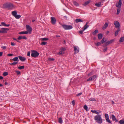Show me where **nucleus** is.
<instances>
[{"instance_id": "obj_39", "label": "nucleus", "mask_w": 124, "mask_h": 124, "mask_svg": "<svg viewBox=\"0 0 124 124\" xmlns=\"http://www.w3.org/2000/svg\"><path fill=\"white\" fill-rule=\"evenodd\" d=\"M119 123L120 124H124V120H121L120 121Z\"/></svg>"}, {"instance_id": "obj_21", "label": "nucleus", "mask_w": 124, "mask_h": 124, "mask_svg": "<svg viewBox=\"0 0 124 124\" xmlns=\"http://www.w3.org/2000/svg\"><path fill=\"white\" fill-rule=\"evenodd\" d=\"M76 22L77 23L79 22H83V21L81 19H77L75 20Z\"/></svg>"}, {"instance_id": "obj_55", "label": "nucleus", "mask_w": 124, "mask_h": 124, "mask_svg": "<svg viewBox=\"0 0 124 124\" xmlns=\"http://www.w3.org/2000/svg\"><path fill=\"white\" fill-rule=\"evenodd\" d=\"M82 94V93H78V94H77L76 96H79L81 95Z\"/></svg>"}, {"instance_id": "obj_63", "label": "nucleus", "mask_w": 124, "mask_h": 124, "mask_svg": "<svg viewBox=\"0 0 124 124\" xmlns=\"http://www.w3.org/2000/svg\"><path fill=\"white\" fill-rule=\"evenodd\" d=\"M13 39L14 40H17V39H16L14 38H13Z\"/></svg>"}, {"instance_id": "obj_25", "label": "nucleus", "mask_w": 124, "mask_h": 124, "mask_svg": "<svg viewBox=\"0 0 124 124\" xmlns=\"http://www.w3.org/2000/svg\"><path fill=\"white\" fill-rule=\"evenodd\" d=\"M17 13L16 11H13L12 12V15L14 17L16 15Z\"/></svg>"}, {"instance_id": "obj_4", "label": "nucleus", "mask_w": 124, "mask_h": 124, "mask_svg": "<svg viewBox=\"0 0 124 124\" xmlns=\"http://www.w3.org/2000/svg\"><path fill=\"white\" fill-rule=\"evenodd\" d=\"M62 27L65 30H70L72 28V26L70 25L63 24L62 25Z\"/></svg>"}, {"instance_id": "obj_23", "label": "nucleus", "mask_w": 124, "mask_h": 124, "mask_svg": "<svg viewBox=\"0 0 124 124\" xmlns=\"http://www.w3.org/2000/svg\"><path fill=\"white\" fill-rule=\"evenodd\" d=\"M28 32L27 31H22L20 32L19 33V34H28Z\"/></svg>"}, {"instance_id": "obj_45", "label": "nucleus", "mask_w": 124, "mask_h": 124, "mask_svg": "<svg viewBox=\"0 0 124 124\" xmlns=\"http://www.w3.org/2000/svg\"><path fill=\"white\" fill-rule=\"evenodd\" d=\"M15 72L17 73V74L18 75H20V72L19 71L16 70L15 71Z\"/></svg>"}, {"instance_id": "obj_43", "label": "nucleus", "mask_w": 124, "mask_h": 124, "mask_svg": "<svg viewBox=\"0 0 124 124\" xmlns=\"http://www.w3.org/2000/svg\"><path fill=\"white\" fill-rule=\"evenodd\" d=\"M84 109L86 110V111H88L87 110L88 109V107L86 105H85L84 106Z\"/></svg>"}, {"instance_id": "obj_47", "label": "nucleus", "mask_w": 124, "mask_h": 124, "mask_svg": "<svg viewBox=\"0 0 124 124\" xmlns=\"http://www.w3.org/2000/svg\"><path fill=\"white\" fill-rule=\"evenodd\" d=\"M101 44V43L100 42H98L96 44V45L97 46H99Z\"/></svg>"}, {"instance_id": "obj_50", "label": "nucleus", "mask_w": 124, "mask_h": 124, "mask_svg": "<svg viewBox=\"0 0 124 124\" xmlns=\"http://www.w3.org/2000/svg\"><path fill=\"white\" fill-rule=\"evenodd\" d=\"M83 31V30H81V31H79V33H80L81 34H82L83 33V31Z\"/></svg>"}, {"instance_id": "obj_42", "label": "nucleus", "mask_w": 124, "mask_h": 124, "mask_svg": "<svg viewBox=\"0 0 124 124\" xmlns=\"http://www.w3.org/2000/svg\"><path fill=\"white\" fill-rule=\"evenodd\" d=\"M66 50V48L64 47H62L60 48V50L63 52V51H65Z\"/></svg>"}, {"instance_id": "obj_36", "label": "nucleus", "mask_w": 124, "mask_h": 124, "mask_svg": "<svg viewBox=\"0 0 124 124\" xmlns=\"http://www.w3.org/2000/svg\"><path fill=\"white\" fill-rule=\"evenodd\" d=\"M24 66H19L18 67V69L20 70H22L24 69Z\"/></svg>"}, {"instance_id": "obj_19", "label": "nucleus", "mask_w": 124, "mask_h": 124, "mask_svg": "<svg viewBox=\"0 0 124 124\" xmlns=\"http://www.w3.org/2000/svg\"><path fill=\"white\" fill-rule=\"evenodd\" d=\"M98 39H101L102 37V34L101 33H99L98 35Z\"/></svg>"}, {"instance_id": "obj_28", "label": "nucleus", "mask_w": 124, "mask_h": 124, "mask_svg": "<svg viewBox=\"0 0 124 124\" xmlns=\"http://www.w3.org/2000/svg\"><path fill=\"white\" fill-rule=\"evenodd\" d=\"M124 40V37H122L120 39L119 42H121L123 41Z\"/></svg>"}, {"instance_id": "obj_13", "label": "nucleus", "mask_w": 124, "mask_h": 124, "mask_svg": "<svg viewBox=\"0 0 124 124\" xmlns=\"http://www.w3.org/2000/svg\"><path fill=\"white\" fill-rule=\"evenodd\" d=\"M18 57L19 59L22 62L26 60V58L24 57H23L22 56H18Z\"/></svg>"}, {"instance_id": "obj_49", "label": "nucleus", "mask_w": 124, "mask_h": 124, "mask_svg": "<svg viewBox=\"0 0 124 124\" xmlns=\"http://www.w3.org/2000/svg\"><path fill=\"white\" fill-rule=\"evenodd\" d=\"M27 55L29 56H30V52L29 51L28 52L27 54Z\"/></svg>"}, {"instance_id": "obj_12", "label": "nucleus", "mask_w": 124, "mask_h": 124, "mask_svg": "<svg viewBox=\"0 0 124 124\" xmlns=\"http://www.w3.org/2000/svg\"><path fill=\"white\" fill-rule=\"evenodd\" d=\"M1 29L2 30V33H6L7 32V31L9 30L8 28H2Z\"/></svg>"}, {"instance_id": "obj_59", "label": "nucleus", "mask_w": 124, "mask_h": 124, "mask_svg": "<svg viewBox=\"0 0 124 124\" xmlns=\"http://www.w3.org/2000/svg\"><path fill=\"white\" fill-rule=\"evenodd\" d=\"M3 78L1 76H0V79H2Z\"/></svg>"}, {"instance_id": "obj_41", "label": "nucleus", "mask_w": 124, "mask_h": 124, "mask_svg": "<svg viewBox=\"0 0 124 124\" xmlns=\"http://www.w3.org/2000/svg\"><path fill=\"white\" fill-rule=\"evenodd\" d=\"M73 3L74 5L76 6H78V4L76 1H74L73 2Z\"/></svg>"}, {"instance_id": "obj_16", "label": "nucleus", "mask_w": 124, "mask_h": 124, "mask_svg": "<svg viewBox=\"0 0 124 124\" xmlns=\"http://www.w3.org/2000/svg\"><path fill=\"white\" fill-rule=\"evenodd\" d=\"M22 39H27V38L25 36H19L17 39H18L19 40H20Z\"/></svg>"}, {"instance_id": "obj_37", "label": "nucleus", "mask_w": 124, "mask_h": 124, "mask_svg": "<svg viewBox=\"0 0 124 124\" xmlns=\"http://www.w3.org/2000/svg\"><path fill=\"white\" fill-rule=\"evenodd\" d=\"M8 75V73L7 72H4L3 74V75L4 76H6Z\"/></svg>"}, {"instance_id": "obj_57", "label": "nucleus", "mask_w": 124, "mask_h": 124, "mask_svg": "<svg viewBox=\"0 0 124 124\" xmlns=\"http://www.w3.org/2000/svg\"><path fill=\"white\" fill-rule=\"evenodd\" d=\"M1 48L3 49H6V46H3L1 47Z\"/></svg>"}, {"instance_id": "obj_56", "label": "nucleus", "mask_w": 124, "mask_h": 124, "mask_svg": "<svg viewBox=\"0 0 124 124\" xmlns=\"http://www.w3.org/2000/svg\"><path fill=\"white\" fill-rule=\"evenodd\" d=\"M13 54H8V56H11L13 55Z\"/></svg>"}, {"instance_id": "obj_9", "label": "nucleus", "mask_w": 124, "mask_h": 124, "mask_svg": "<svg viewBox=\"0 0 124 124\" xmlns=\"http://www.w3.org/2000/svg\"><path fill=\"white\" fill-rule=\"evenodd\" d=\"M51 23L53 24H55L56 22L55 18L54 17H51Z\"/></svg>"}, {"instance_id": "obj_53", "label": "nucleus", "mask_w": 124, "mask_h": 124, "mask_svg": "<svg viewBox=\"0 0 124 124\" xmlns=\"http://www.w3.org/2000/svg\"><path fill=\"white\" fill-rule=\"evenodd\" d=\"M72 103L73 106L75 105V101L74 100H73L72 101Z\"/></svg>"}, {"instance_id": "obj_40", "label": "nucleus", "mask_w": 124, "mask_h": 124, "mask_svg": "<svg viewBox=\"0 0 124 124\" xmlns=\"http://www.w3.org/2000/svg\"><path fill=\"white\" fill-rule=\"evenodd\" d=\"M47 43V42H46L43 41L41 42V44H40L42 45H45Z\"/></svg>"}, {"instance_id": "obj_8", "label": "nucleus", "mask_w": 124, "mask_h": 124, "mask_svg": "<svg viewBox=\"0 0 124 124\" xmlns=\"http://www.w3.org/2000/svg\"><path fill=\"white\" fill-rule=\"evenodd\" d=\"M105 119L107 122H108L109 123H111V122L110 120L109 119V116L108 114L106 113L105 116Z\"/></svg>"}, {"instance_id": "obj_26", "label": "nucleus", "mask_w": 124, "mask_h": 124, "mask_svg": "<svg viewBox=\"0 0 124 124\" xmlns=\"http://www.w3.org/2000/svg\"><path fill=\"white\" fill-rule=\"evenodd\" d=\"M101 2H99L98 3L95 4V5L97 7H100L101 5Z\"/></svg>"}, {"instance_id": "obj_52", "label": "nucleus", "mask_w": 124, "mask_h": 124, "mask_svg": "<svg viewBox=\"0 0 124 124\" xmlns=\"http://www.w3.org/2000/svg\"><path fill=\"white\" fill-rule=\"evenodd\" d=\"M11 45L12 46H15L16 45V44L12 42L11 43Z\"/></svg>"}, {"instance_id": "obj_11", "label": "nucleus", "mask_w": 124, "mask_h": 124, "mask_svg": "<svg viewBox=\"0 0 124 124\" xmlns=\"http://www.w3.org/2000/svg\"><path fill=\"white\" fill-rule=\"evenodd\" d=\"M74 51L75 52L74 53L75 54L78 53L79 52V49L78 46H74Z\"/></svg>"}, {"instance_id": "obj_14", "label": "nucleus", "mask_w": 124, "mask_h": 124, "mask_svg": "<svg viewBox=\"0 0 124 124\" xmlns=\"http://www.w3.org/2000/svg\"><path fill=\"white\" fill-rule=\"evenodd\" d=\"M114 39H112L109 41H108L107 42H106L105 43V44L106 46H107L108 45L111 43L113 42L114 41Z\"/></svg>"}, {"instance_id": "obj_58", "label": "nucleus", "mask_w": 124, "mask_h": 124, "mask_svg": "<svg viewBox=\"0 0 124 124\" xmlns=\"http://www.w3.org/2000/svg\"><path fill=\"white\" fill-rule=\"evenodd\" d=\"M3 54V52H0V56H2Z\"/></svg>"}, {"instance_id": "obj_15", "label": "nucleus", "mask_w": 124, "mask_h": 124, "mask_svg": "<svg viewBox=\"0 0 124 124\" xmlns=\"http://www.w3.org/2000/svg\"><path fill=\"white\" fill-rule=\"evenodd\" d=\"M9 3H5L3 6V8H8Z\"/></svg>"}, {"instance_id": "obj_29", "label": "nucleus", "mask_w": 124, "mask_h": 124, "mask_svg": "<svg viewBox=\"0 0 124 124\" xmlns=\"http://www.w3.org/2000/svg\"><path fill=\"white\" fill-rule=\"evenodd\" d=\"M90 2L91 0H89L85 2L84 4V5L85 6H86Z\"/></svg>"}, {"instance_id": "obj_22", "label": "nucleus", "mask_w": 124, "mask_h": 124, "mask_svg": "<svg viewBox=\"0 0 124 124\" xmlns=\"http://www.w3.org/2000/svg\"><path fill=\"white\" fill-rule=\"evenodd\" d=\"M11 60H13V61H14L15 62L16 61H19V60L18 59V58L17 57H15V58H14L13 59H10V61Z\"/></svg>"}, {"instance_id": "obj_6", "label": "nucleus", "mask_w": 124, "mask_h": 124, "mask_svg": "<svg viewBox=\"0 0 124 124\" xmlns=\"http://www.w3.org/2000/svg\"><path fill=\"white\" fill-rule=\"evenodd\" d=\"M16 7L12 4L9 3V4L8 5V8L9 9H13L15 8H16Z\"/></svg>"}, {"instance_id": "obj_31", "label": "nucleus", "mask_w": 124, "mask_h": 124, "mask_svg": "<svg viewBox=\"0 0 124 124\" xmlns=\"http://www.w3.org/2000/svg\"><path fill=\"white\" fill-rule=\"evenodd\" d=\"M89 100L90 101H96V100L94 98H90Z\"/></svg>"}, {"instance_id": "obj_38", "label": "nucleus", "mask_w": 124, "mask_h": 124, "mask_svg": "<svg viewBox=\"0 0 124 124\" xmlns=\"http://www.w3.org/2000/svg\"><path fill=\"white\" fill-rule=\"evenodd\" d=\"M98 31L97 30H95L93 32V35H95L98 33Z\"/></svg>"}, {"instance_id": "obj_1", "label": "nucleus", "mask_w": 124, "mask_h": 124, "mask_svg": "<svg viewBox=\"0 0 124 124\" xmlns=\"http://www.w3.org/2000/svg\"><path fill=\"white\" fill-rule=\"evenodd\" d=\"M122 0H119L118 2L116 4V7L117 8V14H118L120 11V8L122 4Z\"/></svg>"}, {"instance_id": "obj_5", "label": "nucleus", "mask_w": 124, "mask_h": 124, "mask_svg": "<svg viewBox=\"0 0 124 124\" xmlns=\"http://www.w3.org/2000/svg\"><path fill=\"white\" fill-rule=\"evenodd\" d=\"M26 28L27 29V31L28 32V33L30 34L31 33L32 30L31 27L28 25H26Z\"/></svg>"}, {"instance_id": "obj_17", "label": "nucleus", "mask_w": 124, "mask_h": 124, "mask_svg": "<svg viewBox=\"0 0 124 124\" xmlns=\"http://www.w3.org/2000/svg\"><path fill=\"white\" fill-rule=\"evenodd\" d=\"M111 118L112 120L113 121H115L116 122L117 121V120L115 116L114 115H112Z\"/></svg>"}, {"instance_id": "obj_62", "label": "nucleus", "mask_w": 124, "mask_h": 124, "mask_svg": "<svg viewBox=\"0 0 124 124\" xmlns=\"http://www.w3.org/2000/svg\"><path fill=\"white\" fill-rule=\"evenodd\" d=\"M5 85H7L8 84V83H7V82H5Z\"/></svg>"}, {"instance_id": "obj_34", "label": "nucleus", "mask_w": 124, "mask_h": 124, "mask_svg": "<svg viewBox=\"0 0 124 124\" xmlns=\"http://www.w3.org/2000/svg\"><path fill=\"white\" fill-rule=\"evenodd\" d=\"M89 26L86 24H85L84 26V28L83 29V31H84Z\"/></svg>"}, {"instance_id": "obj_2", "label": "nucleus", "mask_w": 124, "mask_h": 124, "mask_svg": "<svg viewBox=\"0 0 124 124\" xmlns=\"http://www.w3.org/2000/svg\"><path fill=\"white\" fill-rule=\"evenodd\" d=\"M101 115L98 114L94 117V119L98 123L101 124L102 123V119L101 118Z\"/></svg>"}, {"instance_id": "obj_10", "label": "nucleus", "mask_w": 124, "mask_h": 124, "mask_svg": "<svg viewBox=\"0 0 124 124\" xmlns=\"http://www.w3.org/2000/svg\"><path fill=\"white\" fill-rule=\"evenodd\" d=\"M97 77L96 75H94L91 77L87 80V81L94 80Z\"/></svg>"}, {"instance_id": "obj_54", "label": "nucleus", "mask_w": 124, "mask_h": 124, "mask_svg": "<svg viewBox=\"0 0 124 124\" xmlns=\"http://www.w3.org/2000/svg\"><path fill=\"white\" fill-rule=\"evenodd\" d=\"M107 48L106 47L103 50V51H104V52H105L106 51H107Z\"/></svg>"}, {"instance_id": "obj_64", "label": "nucleus", "mask_w": 124, "mask_h": 124, "mask_svg": "<svg viewBox=\"0 0 124 124\" xmlns=\"http://www.w3.org/2000/svg\"><path fill=\"white\" fill-rule=\"evenodd\" d=\"M3 86L2 84H0V87H2Z\"/></svg>"}, {"instance_id": "obj_18", "label": "nucleus", "mask_w": 124, "mask_h": 124, "mask_svg": "<svg viewBox=\"0 0 124 124\" xmlns=\"http://www.w3.org/2000/svg\"><path fill=\"white\" fill-rule=\"evenodd\" d=\"M108 24L106 23L104 25L102 29L103 30L105 29L108 26Z\"/></svg>"}, {"instance_id": "obj_48", "label": "nucleus", "mask_w": 124, "mask_h": 124, "mask_svg": "<svg viewBox=\"0 0 124 124\" xmlns=\"http://www.w3.org/2000/svg\"><path fill=\"white\" fill-rule=\"evenodd\" d=\"M1 23L2 25L4 26H6V24L5 23L2 22Z\"/></svg>"}, {"instance_id": "obj_44", "label": "nucleus", "mask_w": 124, "mask_h": 124, "mask_svg": "<svg viewBox=\"0 0 124 124\" xmlns=\"http://www.w3.org/2000/svg\"><path fill=\"white\" fill-rule=\"evenodd\" d=\"M93 74V72H91L88 74V76H90L92 75Z\"/></svg>"}, {"instance_id": "obj_32", "label": "nucleus", "mask_w": 124, "mask_h": 124, "mask_svg": "<svg viewBox=\"0 0 124 124\" xmlns=\"http://www.w3.org/2000/svg\"><path fill=\"white\" fill-rule=\"evenodd\" d=\"M18 63V62H14L12 63H10L9 64L11 65H15L17 64Z\"/></svg>"}, {"instance_id": "obj_20", "label": "nucleus", "mask_w": 124, "mask_h": 124, "mask_svg": "<svg viewBox=\"0 0 124 124\" xmlns=\"http://www.w3.org/2000/svg\"><path fill=\"white\" fill-rule=\"evenodd\" d=\"M91 112L93 113H95L98 114H99V113H100L101 112V111H100L99 112L97 111L96 110H91Z\"/></svg>"}, {"instance_id": "obj_51", "label": "nucleus", "mask_w": 124, "mask_h": 124, "mask_svg": "<svg viewBox=\"0 0 124 124\" xmlns=\"http://www.w3.org/2000/svg\"><path fill=\"white\" fill-rule=\"evenodd\" d=\"M48 60L50 61H54V59L53 58H49L48 59Z\"/></svg>"}, {"instance_id": "obj_61", "label": "nucleus", "mask_w": 124, "mask_h": 124, "mask_svg": "<svg viewBox=\"0 0 124 124\" xmlns=\"http://www.w3.org/2000/svg\"><path fill=\"white\" fill-rule=\"evenodd\" d=\"M56 37H60V36L58 35H57L56 36Z\"/></svg>"}, {"instance_id": "obj_7", "label": "nucleus", "mask_w": 124, "mask_h": 124, "mask_svg": "<svg viewBox=\"0 0 124 124\" xmlns=\"http://www.w3.org/2000/svg\"><path fill=\"white\" fill-rule=\"evenodd\" d=\"M114 24L115 27L117 29H119L120 27V23L117 21H115L114 22Z\"/></svg>"}, {"instance_id": "obj_27", "label": "nucleus", "mask_w": 124, "mask_h": 124, "mask_svg": "<svg viewBox=\"0 0 124 124\" xmlns=\"http://www.w3.org/2000/svg\"><path fill=\"white\" fill-rule=\"evenodd\" d=\"M106 39L104 38H103L101 41V43L102 44H103L106 41Z\"/></svg>"}, {"instance_id": "obj_46", "label": "nucleus", "mask_w": 124, "mask_h": 124, "mask_svg": "<svg viewBox=\"0 0 124 124\" xmlns=\"http://www.w3.org/2000/svg\"><path fill=\"white\" fill-rule=\"evenodd\" d=\"M64 54L63 52L62 51H60L59 52L58 54Z\"/></svg>"}, {"instance_id": "obj_3", "label": "nucleus", "mask_w": 124, "mask_h": 124, "mask_svg": "<svg viewBox=\"0 0 124 124\" xmlns=\"http://www.w3.org/2000/svg\"><path fill=\"white\" fill-rule=\"evenodd\" d=\"M39 54V53L35 50H32L31 56L32 57L36 58L38 57Z\"/></svg>"}, {"instance_id": "obj_35", "label": "nucleus", "mask_w": 124, "mask_h": 124, "mask_svg": "<svg viewBox=\"0 0 124 124\" xmlns=\"http://www.w3.org/2000/svg\"><path fill=\"white\" fill-rule=\"evenodd\" d=\"M42 41H46L48 40V39L47 38H42L41 39Z\"/></svg>"}, {"instance_id": "obj_24", "label": "nucleus", "mask_w": 124, "mask_h": 124, "mask_svg": "<svg viewBox=\"0 0 124 124\" xmlns=\"http://www.w3.org/2000/svg\"><path fill=\"white\" fill-rule=\"evenodd\" d=\"M120 29H117L116 31L115 32V36H117L118 34V33L120 31Z\"/></svg>"}, {"instance_id": "obj_60", "label": "nucleus", "mask_w": 124, "mask_h": 124, "mask_svg": "<svg viewBox=\"0 0 124 124\" xmlns=\"http://www.w3.org/2000/svg\"><path fill=\"white\" fill-rule=\"evenodd\" d=\"M10 25L9 24H6L5 26H7V27H8V26H10Z\"/></svg>"}, {"instance_id": "obj_30", "label": "nucleus", "mask_w": 124, "mask_h": 124, "mask_svg": "<svg viewBox=\"0 0 124 124\" xmlns=\"http://www.w3.org/2000/svg\"><path fill=\"white\" fill-rule=\"evenodd\" d=\"M58 122L60 123H62V118L61 117H60L58 119Z\"/></svg>"}, {"instance_id": "obj_33", "label": "nucleus", "mask_w": 124, "mask_h": 124, "mask_svg": "<svg viewBox=\"0 0 124 124\" xmlns=\"http://www.w3.org/2000/svg\"><path fill=\"white\" fill-rule=\"evenodd\" d=\"M21 17V16L20 15H16L15 16V17L16 18V19H19V18H20Z\"/></svg>"}]
</instances>
